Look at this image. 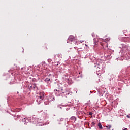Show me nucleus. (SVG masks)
<instances>
[{"mask_svg":"<svg viewBox=\"0 0 130 130\" xmlns=\"http://www.w3.org/2000/svg\"><path fill=\"white\" fill-rule=\"evenodd\" d=\"M61 91H63V89H61Z\"/></svg>","mask_w":130,"mask_h":130,"instance_id":"13","label":"nucleus"},{"mask_svg":"<svg viewBox=\"0 0 130 130\" xmlns=\"http://www.w3.org/2000/svg\"><path fill=\"white\" fill-rule=\"evenodd\" d=\"M110 41V38H108L105 40V42L107 43V42H109Z\"/></svg>","mask_w":130,"mask_h":130,"instance_id":"4","label":"nucleus"},{"mask_svg":"<svg viewBox=\"0 0 130 130\" xmlns=\"http://www.w3.org/2000/svg\"><path fill=\"white\" fill-rule=\"evenodd\" d=\"M76 38H76L74 36L71 35L69 36L68 40H69V41H74V40H75V39H76Z\"/></svg>","mask_w":130,"mask_h":130,"instance_id":"2","label":"nucleus"},{"mask_svg":"<svg viewBox=\"0 0 130 130\" xmlns=\"http://www.w3.org/2000/svg\"><path fill=\"white\" fill-rule=\"evenodd\" d=\"M127 117L128 118H130V116H129V115H127Z\"/></svg>","mask_w":130,"mask_h":130,"instance_id":"10","label":"nucleus"},{"mask_svg":"<svg viewBox=\"0 0 130 130\" xmlns=\"http://www.w3.org/2000/svg\"><path fill=\"white\" fill-rule=\"evenodd\" d=\"M62 93H64V92H62Z\"/></svg>","mask_w":130,"mask_h":130,"instance_id":"12","label":"nucleus"},{"mask_svg":"<svg viewBox=\"0 0 130 130\" xmlns=\"http://www.w3.org/2000/svg\"><path fill=\"white\" fill-rule=\"evenodd\" d=\"M43 99H44V93L41 92L39 93V99H37V102H38V101L40 102V101H42Z\"/></svg>","mask_w":130,"mask_h":130,"instance_id":"1","label":"nucleus"},{"mask_svg":"<svg viewBox=\"0 0 130 130\" xmlns=\"http://www.w3.org/2000/svg\"><path fill=\"white\" fill-rule=\"evenodd\" d=\"M49 81H50V79L49 78H46L45 79V82H49Z\"/></svg>","mask_w":130,"mask_h":130,"instance_id":"5","label":"nucleus"},{"mask_svg":"<svg viewBox=\"0 0 130 130\" xmlns=\"http://www.w3.org/2000/svg\"><path fill=\"white\" fill-rule=\"evenodd\" d=\"M79 42H80L81 43H82V42L79 41H76L75 43H79Z\"/></svg>","mask_w":130,"mask_h":130,"instance_id":"9","label":"nucleus"},{"mask_svg":"<svg viewBox=\"0 0 130 130\" xmlns=\"http://www.w3.org/2000/svg\"><path fill=\"white\" fill-rule=\"evenodd\" d=\"M98 126L100 129H102V125L101 124V123H99Z\"/></svg>","mask_w":130,"mask_h":130,"instance_id":"3","label":"nucleus"},{"mask_svg":"<svg viewBox=\"0 0 130 130\" xmlns=\"http://www.w3.org/2000/svg\"><path fill=\"white\" fill-rule=\"evenodd\" d=\"M71 120H76V117H72V118H71Z\"/></svg>","mask_w":130,"mask_h":130,"instance_id":"6","label":"nucleus"},{"mask_svg":"<svg viewBox=\"0 0 130 130\" xmlns=\"http://www.w3.org/2000/svg\"><path fill=\"white\" fill-rule=\"evenodd\" d=\"M89 115H92V113H89Z\"/></svg>","mask_w":130,"mask_h":130,"instance_id":"11","label":"nucleus"},{"mask_svg":"<svg viewBox=\"0 0 130 130\" xmlns=\"http://www.w3.org/2000/svg\"><path fill=\"white\" fill-rule=\"evenodd\" d=\"M24 120H23V121H24Z\"/></svg>","mask_w":130,"mask_h":130,"instance_id":"14","label":"nucleus"},{"mask_svg":"<svg viewBox=\"0 0 130 130\" xmlns=\"http://www.w3.org/2000/svg\"><path fill=\"white\" fill-rule=\"evenodd\" d=\"M91 126H94V125H95L94 122H92L91 123Z\"/></svg>","mask_w":130,"mask_h":130,"instance_id":"7","label":"nucleus"},{"mask_svg":"<svg viewBox=\"0 0 130 130\" xmlns=\"http://www.w3.org/2000/svg\"><path fill=\"white\" fill-rule=\"evenodd\" d=\"M106 127H107V128L110 129V128H111V125H108V126H106Z\"/></svg>","mask_w":130,"mask_h":130,"instance_id":"8","label":"nucleus"}]
</instances>
